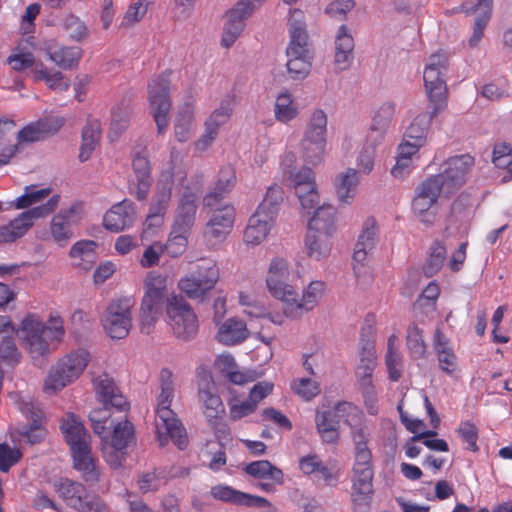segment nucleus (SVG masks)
<instances>
[{
  "label": "nucleus",
  "mask_w": 512,
  "mask_h": 512,
  "mask_svg": "<svg viewBox=\"0 0 512 512\" xmlns=\"http://www.w3.org/2000/svg\"><path fill=\"white\" fill-rule=\"evenodd\" d=\"M493 0H465L458 11L466 14H476L473 34L469 39L470 46H476L482 39L492 11Z\"/></svg>",
  "instance_id": "obj_20"
},
{
  "label": "nucleus",
  "mask_w": 512,
  "mask_h": 512,
  "mask_svg": "<svg viewBox=\"0 0 512 512\" xmlns=\"http://www.w3.org/2000/svg\"><path fill=\"white\" fill-rule=\"evenodd\" d=\"M92 384L97 399L103 403V405L114 407V409L119 412L129 410V402L116 385L114 379L107 373L103 372L93 377Z\"/></svg>",
  "instance_id": "obj_18"
},
{
  "label": "nucleus",
  "mask_w": 512,
  "mask_h": 512,
  "mask_svg": "<svg viewBox=\"0 0 512 512\" xmlns=\"http://www.w3.org/2000/svg\"><path fill=\"white\" fill-rule=\"evenodd\" d=\"M439 113L434 111V107L430 112H422L418 114L411 124L407 127L404 134L405 141H413L423 146L426 143L428 129L430 127L432 119Z\"/></svg>",
  "instance_id": "obj_39"
},
{
  "label": "nucleus",
  "mask_w": 512,
  "mask_h": 512,
  "mask_svg": "<svg viewBox=\"0 0 512 512\" xmlns=\"http://www.w3.org/2000/svg\"><path fill=\"white\" fill-rule=\"evenodd\" d=\"M447 63L445 53H435L430 56L423 74L429 103L436 113L442 112L447 106V86L444 79Z\"/></svg>",
  "instance_id": "obj_7"
},
{
  "label": "nucleus",
  "mask_w": 512,
  "mask_h": 512,
  "mask_svg": "<svg viewBox=\"0 0 512 512\" xmlns=\"http://www.w3.org/2000/svg\"><path fill=\"white\" fill-rule=\"evenodd\" d=\"M154 425L161 446L166 445L169 440L173 441L179 449L187 446L186 429L171 408L167 406L156 408Z\"/></svg>",
  "instance_id": "obj_10"
},
{
  "label": "nucleus",
  "mask_w": 512,
  "mask_h": 512,
  "mask_svg": "<svg viewBox=\"0 0 512 512\" xmlns=\"http://www.w3.org/2000/svg\"><path fill=\"white\" fill-rule=\"evenodd\" d=\"M132 304L129 299H116L108 305L102 325L113 339L125 338L132 327Z\"/></svg>",
  "instance_id": "obj_11"
},
{
  "label": "nucleus",
  "mask_w": 512,
  "mask_h": 512,
  "mask_svg": "<svg viewBox=\"0 0 512 512\" xmlns=\"http://www.w3.org/2000/svg\"><path fill=\"white\" fill-rule=\"evenodd\" d=\"M149 0H130V4L122 18V27H131L139 23L147 13Z\"/></svg>",
  "instance_id": "obj_56"
},
{
  "label": "nucleus",
  "mask_w": 512,
  "mask_h": 512,
  "mask_svg": "<svg viewBox=\"0 0 512 512\" xmlns=\"http://www.w3.org/2000/svg\"><path fill=\"white\" fill-rule=\"evenodd\" d=\"M235 220V209L231 205L216 208L206 225L205 235L216 239H224L232 230Z\"/></svg>",
  "instance_id": "obj_26"
},
{
  "label": "nucleus",
  "mask_w": 512,
  "mask_h": 512,
  "mask_svg": "<svg viewBox=\"0 0 512 512\" xmlns=\"http://www.w3.org/2000/svg\"><path fill=\"white\" fill-rule=\"evenodd\" d=\"M288 25L290 43L286 50L287 71L292 79H304L311 69V55L303 11L299 9L290 11Z\"/></svg>",
  "instance_id": "obj_2"
},
{
  "label": "nucleus",
  "mask_w": 512,
  "mask_h": 512,
  "mask_svg": "<svg viewBox=\"0 0 512 512\" xmlns=\"http://www.w3.org/2000/svg\"><path fill=\"white\" fill-rule=\"evenodd\" d=\"M189 235V231H178V229L173 226L164 246L166 253L173 258L182 255L186 251Z\"/></svg>",
  "instance_id": "obj_52"
},
{
  "label": "nucleus",
  "mask_w": 512,
  "mask_h": 512,
  "mask_svg": "<svg viewBox=\"0 0 512 512\" xmlns=\"http://www.w3.org/2000/svg\"><path fill=\"white\" fill-rule=\"evenodd\" d=\"M73 467L77 470L84 481L96 483L100 480V468L98 460L92 455L91 445L71 452Z\"/></svg>",
  "instance_id": "obj_29"
},
{
  "label": "nucleus",
  "mask_w": 512,
  "mask_h": 512,
  "mask_svg": "<svg viewBox=\"0 0 512 512\" xmlns=\"http://www.w3.org/2000/svg\"><path fill=\"white\" fill-rule=\"evenodd\" d=\"M145 294L166 298L167 276L158 271H150L144 280Z\"/></svg>",
  "instance_id": "obj_58"
},
{
  "label": "nucleus",
  "mask_w": 512,
  "mask_h": 512,
  "mask_svg": "<svg viewBox=\"0 0 512 512\" xmlns=\"http://www.w3.org/2000/svg\"><path fill=\"white\" fill-rule=\"evenodd\" d=\"M374 490L351 489L353 512H369L371 510Z\"/></svg>",
  "instance_id": "obj_64"
},
{
  "label": "nucleus",
  "mask_w": 512,
  "mask_h": 512,
  "mask_svg": "<svg viewBox=\"0 0 512 512\" xmlns=\"http://www.w3.org/2000/svg\"><path fill=\"white\" fill-rule=\"evenodd\" d=\"M114 409L111 406H103V408L94 409L89 413V419L92 422L93 431L99 435L103 441L109 438V430L113 426V421L110 420V410Z\"/></svg>",
  "instance_id": "obj_46"
},
{
  "label": "nucleus",
  "mask_w": 512,
  "mask_h": 512,
  "mask_svg": "<svg viewBox=\"0 0 512 512\" xmlns=\"http://www.w3.org/2000/svg\"><path fill=\"white\" fill-rule=\"evenodd\" d=\"M243 470L249 476L261 480L257 487L267 493L276 491L284 483L283 471L268 460H258L246 464Z\"/></svg>",
  "instance_id": "obj_19"
},
{
  "label": "nucleus",
  "mask_w": 512,
  "mask_h": 512,
  "mask_svg": "<svg viewBox=\"0 0 512 512\" xmlns=\"http://www.w3.org/2000/svg\"><path fill=\"white\" fill-rule=\"evenodd\" d=\"M375 325L376 317L374 314H368L365 317L364 325L360 332L359 357L362 363H377L375 347Z\"/></svg>",
  "instance_id": "obj_34"
},
{
  "label": "nucleus",
  "mask_w": 512,
  "mask_h": 512,
  "mask_svg": "<svg viewBox=\"0 0 512 512\" xmlns=\"http://www.w3.org/2000/svg\"><path fill=\"white\" fill-rule=\"evenodd\" d=\"M61 430L71 452L91 445L90 434L74 414L66 415L62 421Z\"/></svg>",
  "instance_id": "obj_28"
},
{
  "label": "nucleus",
  "mask_w": 512,
  "mask_h": 512,
  "mask_svg": "<svg viewBox=\"0 0 512 512\" xmlns=\"http://www.w3.org/2000/svg\"><path fill=\"white\" fill-rule=\"evenodd\" d=\"M174 399V382L173 374L169 369H162L160 371V393L157 396L156 408L167 406L170 408Z\"/></svg>",
  "instance_id": "obj_53"
},
{
  "label": "nucleus",
  "mask_w": 512,
  "mask_h": 512,
  "mask_svg": "<svg viewBox=\"0 0 512 512\" xmlns=\"http://www.w3.org/2000/svg\"><path fill=\"white\" fill-rule=\"evenodd\" d=\"M394 115L395 104L392 102L383 103L373 117L371 130L378 132L379 136L382 137L386 129L390 126Z\"/></svg>",
  "instance_id": "obj_51"
},
{
  "label": "nucleus",
  "mask_w": 512,
  "mask_h": 512,
  "mask_svg": "<svg viewBox=\"0 0 512 512\" xmlns=\"http://www.w3.org/2000/svg\"><path fill=\"white\" fill-rule=\"evenodd\" d=\"M48 59L61 69L77 67L83 56V50L77 46L49 44L44 49Z\"/></svg>",
  "instance_id": "obj_31"
},
{
  "label": "nucleus",
  "mask_w": 512,
  "mask_h": 512,
  "mask_svg": "<svg viewBox=\"0 0 512 512\" xmlns=\"http://www.w3.org/2000/svg\"><path fill=\"white\" fill-rule=\"evenodd\" d=\"M406 346L413 359L426 357L427 345L423 338V331L415 323L410 324L407 328Z\"/></svg>",
  "instance_id": "obj_47"
},
{
  "label": "nucleus",
  "mask_w": 512,
  "mask_h": 512,
  "mask_svg": "<svg viewBox=\"0 0 512 512\" xmlns=\"http://www.w3.org/2000/svg\"><path fill=\"white\" fill-rule=\"evenodd\" d=\"M134 440V427L128 420L118 422L111 436V448L116 450L125 449Z\"/></svg>",
  "instance_id": "obj_50"
},
{
  "label": "nucleus",
  "mask_w": 512,
  "mask_h": 512,
  "mask_svg": "<svg viewBox=\"0 0 512 512\" xmlns=\"http://www.w3.org/2000/svg\"><path fill=\"white\" fill-rule=\"evenodd\" d=\"M292 391L305 401H310L320 393L319 383L310 378L295 379L291 383Z\"/></svg>",
  "instance_id": "obj_61"
},
{
  "label": "nucleus",
  "mask_w": 512,
  "mask_h": 512,
  "mask_svg": "<svg viewBox=\"0 0 512 512\" xmlns=\"http://www.w3.org/2000/svg\"><path fill=\"white\" fill-rule=\"evenodd\" d=\"M298 114V105L292 94L287 91L280 93L274 104V116L276 120L286 124L295 119Z\"/></svg>",
  "instance_id": "obj_43"
},
{
  "label": "nucleus",
  "mask_w": 512,
  "mask_h": 512,
  "mask_svg": "<svg viewBox=\"0 0 512 512\" xmlns=\"http://www.w3.org/2000/svg\"><path fill=\"white\" fill-rule=\"evenodd\" d=\"M17 407L29 422L19 425L17 433L30 444L41 442L46 434L42 409L34 400L24 398L18 400Z\"/></svg>",
  "instance_id": "obj_13"
},
{
  "label": "nucleus",
  "mask_w": 512,
  "mask_h": 512,
  "mask_svg": "<svg viewBox=\"0 0 512 512\" xmlns=\"http://www.w3.org/2000/svg\"><path fill=\"white\" fill-rule=\"evenodd\" d=\"M165 298L145 294L142 298L140 308V330L143 334H151L158 321Z\"/></svg>",
  "instance_id": "obj_32"
},
{
  "label": "nucleus",
  "mask_w": 512,
  "mask_h": 512,
  "mask_svg": "<svg viewBox=\"0 0 512 512\" xmlns=\"http://www.w3.org/2000/svg\"><path fill=\"white\" fill-rule=\"evenodd\" d=\"M474 165V158L469 154L451 157L446 162L444 171L433 175L444 188V194H454L466 181V176Z\"/></svg>",
  "instance_id": "obj_15"
},
{
  "label": "nucleus",
  "mask_w": 512,
  "mask_h": 512,
  "mask_svg": "<svg viewBox=\"0 0 512 512\" xmlns=\"http://www.w3.org/2000/svg\"><path fill=\"white\" fill-rule=\"evenodd\" d=\"M63 30L68 38L75 42H81L88 36V29L85 23L74 15H68L63 20Z\"/></svg>",
  "instance_id": "obj_60"
},
{
  "label": "nucleus",
  "mask_w": 512,
  "mask_h": 512,
  "mask_svg": "<svg viewBox=\"0 0 512 512\" xmlns=\"http://www.w3.org/2000/svg\"><path fill=\"white\" fill-rule=\"evenodd\" d=\"M173 180L171 177L165 181H159L157 184V190L153 197L150 209L156 211V213L165 214L172 196Z\"/></svg>",
  "instance_id": "obj_49"
},
{
  "label": "nucleus",
  "mask_w": 512,
  "mask_h": 512,
  "mask_svg": "<svg viewBox=\"0 0 512 512\" xmlns=\"http://www.w3.org/2000/svg\"><path fill=\"white\" fill-rule=\"evenodd\" d=\"M167 323L173 335L182 341H190L199 331V321L191 305L181 296H172L166 305Z\"/></svg>",
  "instance_id": "obj_6"
},
{
  "label": "nucleus",
  "mask_w": 512,
  "mask_h": 512,
  "mask_svg": "<svg viewBox=\"0 0 512 512\" xmlns=\"http://www.w3.org/2000/svg\"><path fill=\"white\" fill-rule=\"evenodd\" d=\"M348 408H352V405L343 402L335 406V412H317L315 417L316 427L324 442L330 444L337 443L339 440V422L335 419L336 412L346 411Z\"/></svg>",
  "instance_id": "obj_27"
},
{
  "label": "nucleus",
  "mask_w": 512,
  "mask_h": 512,
  "mask_svg": "<svg viewBox=\"0 0 512 512\" xmlns=\"http://www.w3.org/2000/svg\"><path fill=\"white\" fill-rule=\"evenodd\" d=\"M194 120L193 105L185 104L179 111L174 124V135L178 142H186L190 138Z\"/></svg>",
  "instance_id": "obj_44"
},
{
  "label": "nucleus",
  "mask_w": 512,
  "mask_h": 512,
  "mask_svg": "<svg viewBox=\"0 0 512 512\" xmlns=\"http://www.w3.org/2000/svg\"><path fill=\"white\" fill-rule=\"evenodd\" d=\"M135 218L134 205L123 200L111 207L103 218L104 227L111 232H120L132 225Z\"/></svg>",
  "instance_id": "obj_23"
},
{
  "label": "nucleus",
  "mask_w": 512,
  "mask_h": 512,
  "mask_svg": "<svg viewBox=\"0 0 512 512\" xmlns=\"http://www.w3.org/2000/svg\"><path fill=\"white\" fill-rule=\"evenodd\" d=\"M54 489L64 503L77 512H109L103 499L80 482L62 478L54 484Z\"/></svg>",
  "instance_id": "obj_5"
},
{
  "label": "nucleus",
  "mask_w": 512,
  "mask_h": 512,
  "mask_svg": "<svg viewBox=\"0 0 512 512\" xmlns=\"http://www.w3.org/2000/svg\"><path fill=\"white\" fill-rule=\"evenodd\" d=\"M289 279H281L274 280V286L270 281H266V286L269 293L276 299H279L283 302L284 306L290 304L292 300H295V297L298 296L295 288L288 284Z\"/></svg>",
  "instance_id": "obj_54"
},
{
  "label": "nucleus",
  "mask_w": 512,
  "mask_h": 512,
  "mask_svg": "<svg viewBox=\"0 0 512 512\" xmlns=\"http://www.w3.org/2000/svg\"><path fill=\"white\" fill-rule=\"evenodd\" d=\"M326 143L302 139L300 142L301 154L308 164L317 165L322 162Z\"/></svg>",
  "instance_id": "obj_55"
},
{
  "label": "nucleus",
  "mask_w": 512,
  "mask_h": 512,
  "mask_svg": "<svg viewBox=\"0 0 512 512\" xmlns=\"http://www.w3.org/2000/svg\"><path fill=\"white\" fill-rule=\"evenodd\" d=\"M132 170L136 178L135 197L139 201L146 200L153 182L148 157L140 153L133 155Z\"/></svg>",
  "instance_id": "obj_30"
},
{
  "label": "nucleus",
  "mask_w": 512,
  "mask_h": 512,
  "mask_svg": "<svg viewBox=\"0 0 512 512\" xmlns=\"http://www.w3.org/2000/svg\"><path fill=\"white\" fill-rule=\"evenodd\" d=\"M198 401L206 422L225 417L224 403L210 373L198 375Z\"/></svg>",
  "instance_id": "obj_17"
},
{
  "label": "nucleus",
  "mask_w": 512,
  "mask_h": 512,
  "mask_svg": "<svg viewBox=\"0 0 512 512\" xmlns=\"http://www.w3.org/2000/svg\"><path fill=\"white\" fill-rule=\"evenodd\" d=\"M90 358V353L82 348L59 358L44 380L43 391L47 394H56L75 382L86 369Z\"/></svg>",
  "instance_id": "obj_4"
},
{
  "label": "nucleus",
  "mask_w": 512,
  "mask_h": 512,
  "mask_svg": "<svg viewBox=\"0 0 512 512\" xmlns=\"http://www.w3.org/2000/svg\"><path fill=\"white\" fill-rule=\"evenodd\" d=\"M251 15V7L246 2H238L234 8L226 14V22L223 29L221 38L222 46L229 48L237 40L242 33L245 20Z\"/></svg>",
  "instance_id": "obj_22"
},
{
  "label": "nucleus",
  "mask_w": 512,
  "mask_h": 512,
  "mask_svg": "<svg viewBox=\"0 0 512 512\" xmlns=\"http://www.w3.org/2000/svg\"><path fill=\"white\" fill-rule=\"evenodd\" d=\"M50 323L51 326H46L39 316L29 314L20 324L24 347L33 360L50 354L48 339L60 342L64 336L63 320L60 316H50Z\"/></svg>",
  "instance_id": "obj_1"
},
{
  "label": "nucleus",
  "mask_w": 512,
  "mask_h": 512,
  "mask_svg": "<svg viewBox=\"0 0 512 512\" xmlns=\"http://www.w3.org/2000/svg\"><path fill=\"white\" fill-rule=\"evenodd\" d=\"M218 279L219 268L216 264L204 261L198 264L194 271L179 280L178 288L190 299H202L215 287Z\"/></svg>",
  "instance_id": "obj_9"
},
{
  "label": "nucleus",
  "mask_w": 512,
  "mask_h": 512,
  "mask_svg": "<svg viewBox=\"0 0 512 512\" xmlns=\"http://www.w3.org/2000/svg\"><path fill=\"white\" fill-rule=\"evenodd\" d=\"M96 248L95 241L81 240L71 247L69 255L74 260L75 266L89 271L97 261Z\"/></svg>",
  "instance_id": "obj_37"
},
{
  "label": "nucleus",
  "mask_w": 512,
  "mask_h": 512,
  "mask_svg": "<svg viewBox=\"0 0 512 512\" xmlns=\"http://www.w3.org/2000/svg\"><path fill=\"white\" fill-rule=\"evenodd\" d=\"M0 359L10 366H15L20 363L21 353L18 350L13 336L3 337L0 342Z\"/></svg>",
  "instance_id": "obj_63"
},
{
  "label": "nucleus",
  "mask_w": 512,
  "mask_h": 512,
  "mask_svg": "<svg viewBox=\"0 0 512 512\" xmlns=\"http://www.w3.org/2000/svg\"><path fill=\"white\" fill-rule=\"evenodd\" d=\"M327 115L321 109H315L307 122L302 139L326 143Z\"/></svg>",
  "instance_id": "obj_42"
},
{
  "label": "nucleus",
  "mask_w": 512,
  "mask_h": 512,
  "mask_svg": "<svg viewBox=\"0 0 512 512\" xmlns=\"http://www.w3.org/2000/svg\"><path fill=\"white\" fill-rule=\"evenodd\" d=\"M216 340L226 346L241 344L249 337V330L243 320L232 317L218 325Z\"/></svg>",
  "instance_id": "obj_33"
},
{
  "label": "nucleus",
  "mask_w": 512,
  "mask_h": 512,
  "mask_svg": "<svg viewBox=\"0 0 512 512\" xmlns=\"http://www.w3.org/2000/svg\"><path fill=\"white\" fill-rule=\"evenodd\" d=\"M284 199V191L281 186L273 184L268 187L265 197L259 204L256 213L275 222L280 206Z\"/></svg>",
  "instance_id": "obj_41"
},
{
  "label": "nucleus",
  "mask_w": 512,
  "mask_h": 512,
  "mask_svg": "<svg viewBox=\"0 0 512 512\" xmlns=\"http://www.w3.org/2000/svg\"><path fill=\"white\" fill-rule=\"evenodd\" d=\"M234 108L233 97L222 99L220 106L214 109L204 122V132L194 142V148L198 152H205L210 148L219 135V129L229 122Z\"/></svg>",
  "instance_id": "obj_12"
},
{
  "label": "nucleus",
  "mask_w": 512,
  "mask_h": 512,
  "mask_svg": "<svg viewBox=\"0 0 512 512\" xmlns=\"http://www.w3.org/2000/svg\"><path fill=\"white\" fill-rule=\"evenodd\" d=\"M325 290V283L322 281H312L308 287L303 291L302 298L299 300L298 296L292 300L290 304L284 307V314L287 317L298 319L305 313L313 310Z\"/></svg>",
  "instance_id": "obj_21"
},
{
  "label": "nucleus",
  "mask_w": 512,
  "mask_h": 512,
  "mask_svg": "<svg viewBox=\"0 0 512 512\" xmlns=\"http://www.w3.org/2000/svg\"><path fill=\"white\" fill-rule=\"evenodd\" d=\"M83 214L82 203L73 202L69 207L61 209L50 222V235L61 247H64L73 238V226L80 223Z\"/></svg>",
  "instance_id": "obj_16"
},
{
  "label": "nucleus",
  "mask_w": 512,
  "mask_h": 512,
  "mask_svg": "<svg viewBox=\"0 0 512 512\" xmlns=\"http://www.w3.org/2000/svg\"><path fill=\"white\" fill-rule=\"evenodd\" d=\"M358 182L357 171L352 168L336 177L334 184L339 202L342 204L352 203L356 195Z\"/></svg>",
  "instance_id": "obj_40"
},
{
  "label": "nucleus",
  "mask_w": 512,
  "mask_h": 512,
  "mask_svg": "<svg viewBox=\"0 0 512 512\" xmlns=\"http://www.w3.org/2000/svg\"><path fill=\"white\" fill-rule=\"evenodd\" d=\"M377 240L375 220L369 218L365 221L362 232L358 236L353 253V261L356 264L363 265L369 253L375 248Z\"/></svg>",
  "instance_id": "obj_35"
},
{
  "label": "nucleus",
  "mask_w": 512,
  "mask_h": 512,
  "mask_svg": "<svg viewBox=\"0 0 512 512\" xmlns=\"http://www.w3.org/2000/svg\"><path fill=\"white\" fill-rule=\"evenodd\" d=\"M444 188L433 175L423 180L417 187L412 201V209L415 214L421 216V221L426 225H432L435 220V213L429 210L437 203Z\"/></svg>",
  "instance_id": "obj_14"
},
{
  "label": "nucleus",
  "mask_w": 512,
  "mask_h": 512,
  "mask_svg": "<svg viewBox=\"0 0 512 512\" xmlns=\"http://www.w3.org/2000/svg\"><path fill=\"white\" fill-rule=\"evenodd\" d=\"M60 202V195L55 194L48 199V201L44 204L35 206L29 210H26L23 213V216L31 223L33 226L34 222L37 219L44 218L54 212V210L58 207Z\"/></svg>",
  "instance_id": "obj_62"
},
{
  "label": "nucleus",
  "mask_w": 512,
  "mask_h": 512,
  "mask_svg": "<svg viewBox=\"0 0 512 512\" xmlns=\"http://www.w3.org/2000/svg\"><path fill=\"white\" fill-rule=\"evenodd\" d=\"M274 223L275 222L272 221L271 218H265L255 212L250 217L248 225L244 231L245 242L254 246L259 245L266 239Z\"/></svg>",
  "instance_id": "obj_38"
},
{
  "label": "nucleus",
  "mask_w": 512,
  "mask_h": 512,
  "mask_svg": "<svg viewBox=\"0 0 512 512\" xmlns=\"http://www.w3.org/2000/svg\"><path fill=\"white\" fill-rule=\"evenodd\" d=\"M171 71L154 77L148 85L149 112L157 126V133L164 134L169 126L168 115L172 106L170 98Z\"/></svg>",
  "instance_id": "obj_8"
},
{
  "label": "nucleus",
  "mask_w": 512,
  "mask_h": 512,
  "mask_svg": "<svg viewBox=\"0 0 512 512\" xmlns=\"http://www.w3.org/2000/svg\"><path fill=\"white\" fill-rule=\"evenodd\" d=\"M51 192L49 188L37 189L35 186H27L24 193L12 203L16 209H26L45 199Z\"/></svg>",
  "instance_id": "obj_57"
},
{
  "label": "nucleus",
  "mask_w": 512,
  "mask_h": 512,
  "mask_svg": "<svg viewBox=\"0 0 512 512\" xmlns=\"http://www.w3.org/2000/svg\"><path fill=\"white\" fill-rule=\"evenodd\" d=\"M336 231V210L332 205L323 204L308 221L305 237L307 255L315 260L328 257L332 249L331 238Z\"/></svg>",
  "instance_id": "obj_3"
},
{
  "label": "nucleus",
  "mask_w": 512,
  "mask_h": 512,
  "mask_svg": "<svg viewBox=\"0 0 512 512\" xmlns=\"http://www.w3.org/2000/svg\"><path fill=\"white\" fill-rule=\"evenodd\" d=\"M354 39L346 25H341L335 38V64L340 70L347 69L354 58Z\"/></svg>",
  "instance_id": "obj_36"
},
{
  "label": "nucleus",
  "mask_w": 512,
  "mask_h": 512,
  "mask_svg": "<svg viewBox=\"0 0 512 512\" xmlns=\"http://www.w3.org/2000/svg\"><path fill=\"white\" fill-rule=\"evenodd\" d=\"M219 363L227 370L228 379L237 385H243L254 381L252 373L248 371H237L234 370L236 363L231 355H222L219 357Z\"/></svg>",
  "instance_id": "obj_59"
},
{
  "label": "nucleus",
  "mask_w": 512,
  "mask_h": 512,
  "mask_svg": "<svg viewBox=\"0 0 512 512\" xmlns=\"http://www.w3.org/2000/svg\"><path fill=\"white\" fill-rule=\"evenodd\" d=\"M32 227L31 223L20 213L7 225L0 227V243H11L23 237Z\"/></svg>",
  "instance_id": "obj_45"
},
{
  "label": "nucleus",
  "mask_w": 512,
  "mask_h": 512,
  "mask_svg": "<svg viewBox=\"0 0 512 512\" xmlns=\"http://www.w3.org/2000/svg\"><path fill=\"white\" fill-rule=\"evenodd\" d=\"M446 254L445 246L439 241H434L430 247L429 257L423 266V272L427 277H432L440 271Z\"/></svg>",
  "instance_id": "obj_48"
},
{
  "label": "nucleus",
  "mask_w": 512,
  "mask_h": 512,
  "mask_svg": "<svg viewBox=\"0 0 512 512\" xmlns=\"http://www.w3.org/2000/svg\"><path fill=\"white\" fill-rule=\"evenodd\" d=\"M197 199V195L187 187L179 200L175 212L173 226L176 227L178 231L191 232L196 220L198 208Z\"/></svg>",
  "instance_id": "obj_25"
},
{
  "label": "nucleus",
  "mask_w": 512,
  "mask_h": 512,
  "mask_svg": "<svg viewBox=\"0 0 512 512\" xmlns=\"http://www.w3.org/2000/svg\"><path fill=\"white\" fill-rule=\"evenodd\" d=\"M62 125V118L40 119L23 127L17 134V140L19 143L40 141L57 133Z\"/></svg>",
  "instance_id": "obj_24"
}]
</instances>
